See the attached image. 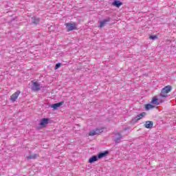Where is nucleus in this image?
Wrapping results in <instances>:
<instances>
[{"mask_svg":"<svg viewBox=\"0 0 176 176\" xmlns=\"http://www.w3.org/2000/svg\"><path fill=\"white\" fill-rule=\"evenodd\" d=\"M108 155H109V151L108 150L100 152L97 155L98 159H102V157H105L106 156H108Z\"/></svg>","mask_w":176,"mask_h":176,"instance_id":"11","label":"nucleus"},{"mask_svg":"<svg viewBox=\"0 0 176 176\" xmlns=\"http://www.w3.org/2000/svg\"><path fill=\"white\" fill-rule=\"evenodd\" d=\"M38 157V154H33L30 155L28 157V159L31 160V159H36Z\"/></svg>","mask_w":176,"mask_h":176,"instance_id":"18","label":"nucleus"},{"mask_svg":"<svg viewBox=\"0 0 176 176\" xmlns=\"http://www.w3.org/2000/svg\"><path fill=\"white\" fill-rule=\"evenodd\" d=\"M49 122H50V118H43L40 120L39 126L41 127L45 128L46 127V124H49Z\"/></svg>","mask_w":176,"mask_h":176,"instance_id":"2","label":"nucleus"},{"mask_svg":"<svg viewBox=\"0 0 176 176\" xmlns=\"http://www.w3.org/2000/svg\"><path fill=\"white\" fill-rule=\"evenodd\" d=\"M113 6H116V8H120L122 5H123V2L119 0H114L113 2L111 3Z\"/></svg>","mask_w":176,"mask_h":176,"instance_id":"14","label":"nucleus"},{"mask_svg":"<svg viewBox=\"0 0 176 176\" xmlns=\"http://www.w3.org/2000/svg\"><path fill=\"white\" fill-rule=\"evenodd\" d=\"M109 21H111L110 17L103 19L102 21H99L100 25L98 26V28H104V27H105V25H107V24H108V23H109Z\"/></svg>","mask_w":176,"mask_h":176,"instance_id":"6","label":"nucleus"},{"mask_svg":"<svg viewBox=\"0 0 176 176\" xmlns=\"http://www.w3.org/2000/svg\"><path fill=\"white\" fill-rule=\"evenodd\" d=\"M32 20V24H34V25H38L41 21V19L36 17V16H33L31 19Z\"/></svg>","mask_w":176,"mask_h":176,"instance_id":"13","label":"nucleus"},{"mask_svg":"<svg viewBox=\"0 0 176 176\" xmlns=\"http://www.w3.org/2000/svg\"><path fill=\"white\" fill-rule=\"evenodd\" d=\"M20 91H16L14 94H13L11 97L10 100L12 101V102H14L16 100L19 98V96H20Z\"/></svg>","mask_w":176,"mask_h":176,"instance_id":"12","label":"nucleus"},{"mask_svg":"<svg viewBox=\"0 0 176 176\" xmlns=\"http://www.w3.org/2000/svg\"><path fill=\"white\" fill-rule=\"evenodd\" d=\"M126 130H129V128H125L124 131H126Z\"/></svg>","mask_w":176,"mask_h":176,"instance_id":"21","label":"nucleus"},{"mask_svg":"<svg viewBox=\"0 0 176 176\" xmlns=\"http://www.w3.org/2000/svg\"><path fill=\"white\" fill-rule=\"evenodd\" d=\"M149 39H151L152 41H155V39H157V36L156 35H150Z\"/></svg>","mask_w":176,"mask_h":176,"instance_id":"20","label":"nucleus"},{"mask_svg":"<svg viewBox=\"0 0 176 176\" xmlns=\"http://www.w3.org/2000/svg\"><path fill=\"white\" fill-rule=\"evenodd\" d=\"M116 139L114 140V142L116 144H120L122 139L123 138V135H121L120 133H115Z\"/></svg>","mask_w":176,"mask_h":176,"instance_id":"10","label":"nucleus"},{"mask_svg":"<svg viewBox=\"0 0 176 176\" xmlns=\"http://www.w3.org/2000/svg\"><path fill=\"white\" fill-rule=\"evenodd\" d=\"M98 157L97 155H93L89 159L88 162L89 163H90V164H93L94 162H98Z\"/></svg>","mask_w":176,"mask_h":176,"instance_id":"15","label":"nucleus"},{"mask_svg":"<svg viewBox=\"0 0 176 176\" xmlns=\"http://www.w3.org/2000/svg\"><path fill=\"white\" fill-rule=\"evenodd\" d=\"M63 105H64V101H61L55 104H49V107H50V108H52V109L54 111H56L57 109H58V108H60V107H63Z\"/></svg>","mask_w":176,"mask_h":176,"instance_id":"5","label":"nucleus"},{"mask_svg":"<svg viewBox=\"0 0 176 176\" xmlns=\"http://www.w3.org/2000/svg\"><path fill=\"white\" fill-rule=\"evenodd\" d=\"M61 65H63V63H58L55 65L54 66V69H58V68H60V67H61Z\"/></svg>","mask_w":176,"mask_h":176,"instance_id":"19","label":"nucleus"},{"mask_svg":"<svg viewBox=\"0 0 176 176\" xmlns=\"http://www.w3.org/2000/svg\"><path fill=\"white\" fill-rule=\"evenodd\" d=\"M32 89L33 91H39L41 90V85L38 82H33Z\"/></svg>","mask_w":176,"mask_h":176,"instance_id":"9","label":"nucleus"},{"mask_svg":"<svg viewBox=\"0 0 176 176\" xmlns=\"http://www.w3.org/2000/svg\"><path fill=\"white\" fill-rule=\"evenodd\" d=\"M144 127L146 129H152L153 127V122L152 121H146L144 124Z\"/></svg>","mask_w":176,"mask_h":176,"instance_id":"16","label":"nucleus"},{"mask_svg":"<svg viewBox=\"0 0 176 176\" xmlns=\"http://www.w3.org/2000/svg\"><path fill=\"white\" fill-rule=\"evenodd\" d=\"M162 102H163V100H159V98H157V96H155L153 97V99L150 102V104H152L153 105H160Z\"/></svg>","mask_w":176,"mask_h":176,"instance_id":"8","label":"nucleus"},{"mask_svg":"<svg viewBox=\"0 0 176 176\" xmlns=\"http://www.w3.org/2000/svg\"><path fill=\"white\" fill-rule=\"evenodd\" d=\"M146 116V113L142 112V113H140L139 115H138L136 117L132 118L131 122L137 123L138 120H140V119H142V118H144Z\"/></svg>","mask_w":176,"mask_h":176,"instance_id":"4","label":"nucleus"},{"mask_svg":"<svg viewBox=\"0 0 176 176\" xmlns=\"http://www.w3.org/2000/svg\"><path fill=\"white\" fill-rule=\"evenodd\" d=\"M171 90H173V87L171 85H167L162 89L159 96L162 97V98H167L168 97L167 94H168Z\"/></svg>","mask_w":176,"mask_h":176,"instance_id":"1","label":"nucleus"},{"mask_svg":"<svg viewBox=\"0 0 176 176\" xmlns=\"http://www.w3.org/2000/svg\"><path fill=\"white\" fill-rule=\"evenodd\" d=\"M66 28L67 32H69V31H74V30H76V23H65Z\"/></svg>","mask_w":176,"mask_h":176,"instance_id":"3","label":"nucleus"},{"mask_svg":"<svg viewBox=\"0 0 176 176\" xmlns=\"http://www.w3.org/2000/svg\"><path fill=\"white\" fill-rule=\"evenodd\" d=\"M102 129H96V130L90 131L89 133V135L90 137H93L94 135H97L98 134H101L102 133Z\"/></svg>","mask_w":176,"mask_h":176,"instance_id":"7","label":"nucleus"},{"mask_svg":"<svg viewBox=\"0 0 176 176\" xmlns=\"http://www.w3.org/2000/svg\"><path fill=\"white\" fill-rule=\"evenodd\" d=\"M14 21V19L11 20V21Z\"/></svg>","mask_w":176,"mask_h":176,"instance_id":"22","label":"nucleus"},{"mask_svg":"<svg viewBox=\"0 0 176 176\" xmlns=\"http://www.w3.org/2000/svg\"><path fill=\"white\" fill-rule=\"evenodd\" d=\"M144 108L146 111H149L150 109H153V108H155V105L151 103H148L144 105Z\"/></svg>","mask_w":176,"mask_h":176,"instance_id":"17","label":"nucleus"}]
</instances>
